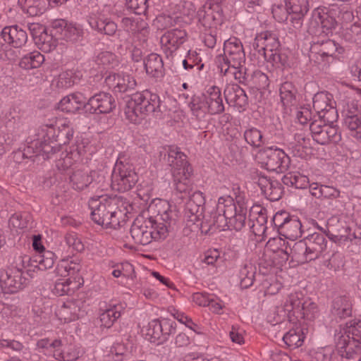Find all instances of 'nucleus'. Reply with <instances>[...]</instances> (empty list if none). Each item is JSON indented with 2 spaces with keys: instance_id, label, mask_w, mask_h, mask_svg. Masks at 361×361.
<instances>
[{
  "instance_id": "nucleus-4",
  "label": "nucleus",
  "mask_w": 361,
  "mask_h": 361,
  "mask_svg": "<svg viewBox=\"0 0 361 361\" xmlns=\"http://www.w3.org/2000/svg\"><path fill=\"white\" fill-rule=\"evenodd\" d=\"M167 161L171 167L173 188L181 195L180 198L183 200L190 192L189 178L192 173L191 167L184 153L174 146L169 147Z\"/></svg>"
},
{
  "instance_id": "nucleus-7",
  "label": "nucleus",
  "mask_w": 361,
  "mask_h": 361,
  "mask_svg": "<svg viewBox=\"0 0 361 361\" xmlns=\"http://www.w3.org/2000/svg\"><path fill=\"white\" fill-rule=\"evenodd\" d=\"M30 259L27 255H16L12 265L0 276V286L5 293H15L24 288L29 280L24 273L25 262Z\"/></svg>"
},
{
  "instance_id": "nucleus-10",
  "label": "nucleus",
  "mask_w": 361,
  "mask_h": 361,
  "mask_svg": "<svg viewBox=\"0 0 361 361\" xmlns=\"http://www.w3.org/2000/svg\"><path fill=\"white\" fill-rule=\"evenodd\" d=\"M257 158L262 167L277 173L286 171L290 164L288 156L279 148H265L258 153Z\"/></svg>"
},
{
  "instance_id": "nucleus-64",
  "label": "nucleus",
  "mask_w": 361,
  "mask_h": 361,
  "mask_svg": "<svg viewBox=\"0 0 361 361\" xmlns=\"http://www.w3.org/2000/svg\"><path fill=\"white\" fill-rule=\"evenodd\" d=\"M95 61L99 65L113 67L116 63V58L111 52L103 51L97 55Z\"/></svg>"
},
{
  "instance_id": "nucleus-46",
  "label": "nucleus",
  "mask_w": 361,
  "mask_h": 361,
  "mask_svg": "<svg viewBox=\"0 0 361 361\" xmlns=\"http://www.w3.org/2000/svg\"><path fill=\"white\" fill-rule=\"evenodd\" d=\"M256 268L252 264H246L240 271V284L244 288H247L252 285Z\"/></svg>"
},
{
  "instance_id": "nucleus-55",
  "label": "nucleus",
  "mask_w": 361,
  "mask_h": 361,
  "mask_svg": "<svg viewBox=\"0 0 361 361\" xmlns=\"http://www.w3.org/2000/svg\"><path fill=\"white\" fill-rule=\"evenodd\" d=\"M199 228L202 233L205 234L213 233L216 230L214 212L203 216L202 221L199 224Z\"/></svg>"
},
{
  "instance_id": "nucleus-51",
  "label": "nucleus",
  "mask_w": 361,
  "mask_h": 361,
  "mask_svg": "<svg viewBox=\"0 0 361 361\" xmlns=\"http://www.w3.org/2000/svg\"><path fill=\"white\" fill-rule=\"evenodd\" d=\"M350 308L345 298L339 297L334 300L332 308L333 314L342 318L350 315Z\"/></svg>"
},
{
  "instance_id": "nucleus-24",
  "label": "nucleus",
  "mask_w": 361,
  "mask_h": 361,
  "mask_svg": "<svg viewBox=\"0 0 361 361\" xmlns=\"http://www.w3.org/2000/svg\"><path fill=\"white\" fill-rule=\"evenodd\" d=\"M198 16L206 27L216 26L222 22L221 9L217 4H205L198 11Z\"/></svg>"
},
{
  "instance_id": "nucleus-18",
  "label": "nucleus",
  "mask_w": 361,
  "mask_h": 361,
  "mask_svg": "<svg viewBox=\"0 0 361 361\" xmlns=\"http://www.w3.org/2000/svg\"><path fill=\"white\" fill-rule=\"evenodd\" d=\"M226 214L228 216V230L240 231L245 224L246 208L242 206L238 207L230 196L226 197Z\"/></svg>"
},
{
  "instance_id": "nucleus-58",
  "label": "nucleus",
  "mask_w": 361,
  "mask_h": 361,
  "mask_svg": "<svg viewBox=\"0 0 361 361\" xmlns=\"http://www.w3.org/2000/svg\"><path fill=\"white\" fill-rule=\"evenodd\" d=\"M283 190L281 184L278 181L274 180L263 193L270 201L279 200L282 195Z\"/></svg>"
},
{
  "instance_id": "nucleus-26",
  "label": "nucleus",
  "mask_w": 361,
  "mask_h": 361,
  "mask_svg": "<svg viewBox=\"0 0 361 361\" xmlns=\"http://www.w3.org/2000/svg\"><path fill=\"white\" fill-rule=\"evenodd\" d=\"M68 0H19L23 9L32 16L42 13L47 8L62 4Z\"/></svg>"
},
{
  "instance_id": "nucleus-39",
  "label": "nucleus",
  "mask_w": 361,
  "mask_h": 361,
  "mask_svg": "<svg viewBox=\"0 0 361 361\" xmlns=\"http://www.w3.org/2000/svg\"><path fill=\"white\" fill-rule=\"evenodd\" d=\"M81 269L80 261L77 258L61 259L57 265V272L62 276L73 275Z\"/></svg>"
},
{
  "instance_id": "nucleus-32",
  "label": "nucleus",
  "mask_w": 361,
  "mask_h": 361,
  "mask_svg": "<svg viewBox=\"0 0 361 361\" xmlns=\"http://www.w3.org/2000/svg\"><path fill=\"white\" fill-rule=\"evenodd\" d=\"M85 99L81 94H71L64 97L59 103L58 108L62 111L75 113L82 107L85 109Z\"/></svg>"
},
{
  "instance_id": "nucleus-57",
  "label": "nucleus",
  "mask_w": 361,
  "mask_h": 361,
  "mask_svg": "<svg viewBox=\"0 0 361 361\" xmlns=\"http://www.w3.org/2000/svg\"><path fill=\"white\" fill-rule=\"evenodd\" d=\"M258 217L255 219H252L253 224L252 228L255 235H263L267 230V216L264 211L262 209L258 212Z\"/></svg>"
},
{
  "instance_id": "nucleus-53",
  "label": "nucleus",
  "mask_w": 361,
  "mask_h": 361,
  "mask_svg": "<svg viewBox=\"0 0 361 361\" xmlns=\"http://www.w3.org/2000/svg\"><path fill=\"white\" fill-rule=\"evenodd\" d=\"M120 316V312L115 308L106 310L99 316L101 326L106 329L110 328Z\"/></svg>"
},
{
  "instance_id": "nucleus-2",
  "label": "nucleus",
  "mask_w": 361,
  "mask_h": 361,
  "mask_svg": "<svg viewBox=\"0 0 361 361\" xmlns=\"http://www.w3.org/2000/svg\"><path fill=\"white\" fill-rule=\"evenodd\" d=\"M224 55L216 57V62L219 72L238 82L249 80L247 69L245 67V55L241 42L236 38L224 42Z\"/></svg>"
},
{
  "instance_id": "nucleus-40",
  "label": "nucleus",
  "mask_w": 361,
  "mask_h": 361,
  "mask_svg": "<svg viewBox=\"0 0 361 361\" xmlns=\"http://www.w3.org/2000/svg\"><path fill=\"white\" fill-rule=\"evenodd\" d=\"M188 106L192 114L199 121L204 118L208 112V109L202 95L192 97Z\"/></svg>"
},
{
  "instance_id": "nucleus-28",
  "label": "nucleus",
  "mask_w": 361,
  "mask_h": 361,
  "mask_svg": "<svg viewBox=\"0 0 361 361\" xmlns=\"http://www.w3.org/2000/svg\"><path fill=\"white\" fill-rule=\"evenodd\" d=\"M336 21L330 16L324 9L317 8L312 11L310 19V29L322 28L329 31L335 27Z\"/></svg>"
},
{
  "instance_id": "nucleus-42",
  "label": "nucleus",
  "mask_w": 361,
  "mask_h": 361,
  "mask_svg": "<svg viewBox=\"0 0 361 361\" xmlns=\"http://www.w3.org/2000/svg\"><path fill=\"white\" fill-rule=\"evenodd\" d=\"M44 61V55L35 51L24 56L21 59L19 65L24 69H32L39 67Z\"/></svg>"
},
{
  "instance_id": "nucleus-17",
  "label": "nucleus",
  "mask_w": 361,
  "mask_h": 361,
  "mask_svg": "<svg viewBox=\"0 0 361 361\" xmlns=\"http://www.w3.org/2000/svg\"><path fill=\"white\" fill-rule=\"evenodd\" d=\"M334 341L338 355L348 360L357 361L361 356V343L344 338L343 336L334 334Z\"/></svg>"
},
{
  "instance_id": "nucleus-9",
  "label": "nucleus",
  "mask_w": 361,
  "mask_h": 361,
  "mask_svg": "<svg viewBox=\"0 0 361 361\" xmlns=\"http://www.w3.org/2000/svg\"><path fill=\"white\" fill-rule=\"evenodd\" d=\"M70 183L76 190H82L90 184H92L93 187L104 190L109 185L106 182L105 173L101 170H75L70 176Z\"/></svg>"
},
{
  "instance_id": "nucleus-20",
  "label": "nucleus",
  "mask_w": 361,
  "mask_h": 361,
  "mask_svg": "<svg viewBox=\"0 0 361 361\" xmlns=\"http://www.w3.org/2000/svg\"><path fill=\"white\" fill-rule=\"evenodd\" d=\"M328 228L326 235L336 243H342L356 238L354 233H350V228L344 221L331 219L328 222Z\"/></svg>"
},
{
  "instance_id": "nucleus-37",
  "label": "nucleus",
  "mask_w": 361,
  "mask_h": 361,
  "mask_svg": "<svg viewBox=\"0 0 361 361\" xmlns=\"http://www.w3.org/2000/svg\"><path fill=\"white\" fill-rule=\"evenodd\" d=\"M314 140L321 145H326L329 142L336 143L341 140V134L336 126L325 123L323 129Z\"/></svg>"
},
{
  "instance_id": "nucleus-27",
  "label": "nucleus",
  "mask_w": 361,
  "mask_h": 361,
  "mask_svg": "<svg viewBox=\"0 0 361 361\" xmlns=\"http://www.w3.org/2000/svg\"><path fill=\"white\" fill-rule=\"evenodd\" d=\"M46 130V135L50 140L52 137L60 147L66 145L73 137V129L68 123H64L59 126L58 134L56 135V129L54 126H46L44 128Z\"/></svg>"
},
{
  "instance_id": "nucleus-52",
  "label": "nucleus",
  "mask_w": 361,
  "mask_h": 361,
  "mask_svg": "<svg viewBox=\"0 0 361 361\" xmlns=\"http://www.w3.org/2000/svg\"><path fill=\"white\" fill-rule=\"evenodd\" d=\"M244 137L249 145L255 147H259L263 143L261 131L254 127L250 128L245 131Z\"/></svg>"
},
{
  "instance_id": "nucleus-44",
  "label": "nucleus",
  "mask_w": 361,
  "mask_h": 361,
  "mask_svg": "<svg viewBox=\"0 0 361 361\" xmlns=\"http://www.w3.org/2000/svg\"><path fill=\"white\" fill-rule=\"evenodd\" d=\"M90 24L93 29L107 35H113L117 30V25L109 18L99 19Z\"/></svg>"
},
{
  "instance_id": "nucleus-54",
  "label": "nucleus",
  "mask_w": 361,
  "mask_h": 361,
  "mask_svg": "<svg viewBox=\"0 0 361 361\" xmlns=\"http://www.w3.org/2000/svg\"><path fill=\"white\" fill-rule=\"evenodd\" d=\"M62 35L66 40L75 42L81 39L83 30L80 27L70 24L63 28Z\"/></svg>"
},
{
  "instance_id": "nucleus-61",
  "label": "nucleus",
  "mask_w": 361,
  "mask_h": 361,
  "mask_svg": "<svg viewBox=\"0 0 361 361\" xmlns=\"http://www.w3.org/2000/svg\"><path fill=\"white\" fill-rule=\"evenodd\" d=\"M87 142L83 140H78L75 145H72L68 151L74 159L79 161L81 157L84 156L87 152L86 145Z\"/></svg>"
},
{
  "instance_id": "nucleus-1",
  "label": "nucleus",
  "mask_w": 361,
  "mask_h": 361,
  "mask_svg": "<svg viewBox=\"0 0 361 361\" xmlns=\"http://www.w3.org/2000/svg\"><path fill=\"white\" fill-rule=\"evenodd\" d=\"M176 218L177 212L168 201L154 200L147 211L134 220L130 229V236L135 243L142 245L149 244L153 239L165 238Z\"/></svg>"
},
{
  "instance_id": "nucleus-34",
  "label": "nucleus",
  "mask_w": 361,
  "mask_h": 361,
  "mask_svg": "<svg viewBox=\"0 0 361 361\" xmlns=\"http://www.w3.org/2000/svg\"><path fill=\"white\" fill-rule=\"evenodd\" d=\"M290 329L283 336L286 345L292 349L300 347L304 342L305 336L302 328L295 323L289 325Z\"/></svg>"
},
{
  "instance_id": "nucleus-19",
  "label": "nucleus",
  "mask_w": 361,
  "mask_h": 361,
  "mask_svg": "<svg viewBox=\"0 0 361 361\" xmlns=\"http://www.w3.org/2000/svg\"><path fill=\"white\" fill-rule=\"evenodd\" d=\"M105 82L115 92L120 93L134 90L137 86L134 77L123 72L109 75Z\"/></svg>"
},
{
  "instance_id": "nucleus-38",
  "label": "nucleus",
  "mask_w": 361,
  "mask_h": 361,
  "mask_svg": "<svg viewBox=\"0 0 361 361\" xmlns=\"http://www.w3.org/2000/svg\"><path fill=\"white\" fill-rule=\"evenodd\" d=\"M226 197H219L218 200L216 210L214 211L216 230L219 229L220 231H225L226 229H228V216L226 214Z\"/></svg>"
},
{
  "instance_id": "nucleus-5",
  "label": "nucleus",
  "mask_w": 361,
  "mask_h": 361,
  "mask_svg": "<svg viewBox=\"0 0 361 361\" xmlns=\"http://www.w3.org/2000/svg\"><path fill=\"white\" fill-rule=\"evenodd\" d=\"M160 99L157 94L145 91L130 96L124 109L126 118L133 123H139L147 115L159 110Z\"/></svg>"
},
{
  "instance_id": "nucleus-21",
  "label": "nucleus",
  "mask_w": 361,
  "mask_h": 361,
  "mask_svg": "<svg viewBox=\"0 0 361 361\" xmlns=\"http://www.w3.org/2000/svg\"><path fill=\"white\" fill-rule=\"evenodd\" d=\"M186 32L180 29H172L166 32L161 37V48L166 56L171 55L185 42Z\"/></svg>"
},
{
  "instance_id": "nucleus-47",
  "label": "nucleus",
  "mask_w": 361,
  "mask_h": 361,
  "mask_svg": "<svg viewBox=\"0 0 361 361\" xmlns=\"http://www.w3.org/2000/svg\"><path fill=\"white\" fill-rule=\"evenodd\" d=\"M249 75V80L242 83L251 84L258 89H264L269 86L268 76L260 71H255Z\"/></svg>"
},
{
  "instance_id": "nucleus-45",
  "label": "nucleus",
  "mask_w": 361,
  "mask_h": 361,
  "mask_svg": "<svg viewBox=\"0 0 361 361\" xmlns=\"http://www.w3.org/2000/svg\"><path fill=\"white\" fill-rule=\"evenodd\" d=\"M330 95L324 92H318L313 97V108L319 115L331 106Z\"/></svg>"
},
{
  "instance_id": "nucleus-15",
  "label": "nucleus",
  "mask_w": 361,
  "mask_h": 361,
  "mask_svg": "<svg viewBox=\"0 0 361 361\" xmlns=\"http://www.w3.org/2000/svg\"><path fill=\"white\" fill-rule=\"evenodd\" d=\"M116 106L111 94L100 92L90 97L85 105V109L90 114H108Z\"/></svg>"
},
{
  "instance_id": "nucleus-48",
  "label": "nucleus",
  "mask_w": 361,
  "mask_h": 361,
  "mask_svg": "<svg viewBox=\"0 0 361 361\" xmlns=\"http://www.w3.org/2000/svg\"><path fill=\"white\" fill-rule=\"evenodd\" d=\"M76 162L78 161L68 151L62 152L56 160V167L59 171L64 173Z\"/></svg>"
},
{
  "instance_id": "nucleus-16",
  "label": "nucleus",
  "mask_w": 361,
  "mask_h": 361,
  "mask_svg": "<svg viewBox=\"0 0 361 361\" xmlns=\"http://www.w3.org/2000/svg\"><path fill=\"white\" fill-rule=\"evenodd\" d=\"M42 137L31 142L34 157L42 156L44 159L51 158V155L60 151L61 147L52 137L50 140L46 135V130L42 129Z\"/></svg>"
},
{
  "instance_id": "nucleus-36",
  "label": "nucleus",
  "mask_w": 361,
  "mask_h": 361,
  "mask_svg": "<svg viewBox=\"0 0 361 361\" xmlns=\"http://www.w3.org/2000/svg\"><path fill=\"white\" fill-rule=\"evenodd\" d=\"M144 65L147 75L159 78L163 75L164 64L161 57L157 54H150L144 59Z\"/></svg>"
},
{
  "instance_id": "nucleus-43",
  "label": "nucleus",
  "mask_w": 361,
  "mask_h": 361,
  "mask_svg": "<svg viewBox=\"0 0 361 361\" xmlns=\"http://www.w3.org/2000/svg\"><path fill=\"white\" fill-rule=\"evenodd\" d=\"M34 266L40 270H47L54 264V254L51 251H44L35 255L33 257Z\"/></svg>"
},
{
  "instance_id": "nucleus-33",
  "label": "nucleus",
  "mask_w": 361,
  "mask_h": 361,
  "mask_svg": "<svg viewBox=\"0 0 361 361\" xmlns=\"http://www.w3.org/2000/svg\"><path fill=\"white\" fill-rule=\"evenodd\" d=\"M335 334L342 335L345 339L361 343V320L354 319L346 323L344 326H340L336 329Z\"/></svg>"
},
{
  "instance_id": "nucleus-59",
  "label": "nucleus",
  "mask_w": 361,
  "mask_h": 361,
  "mask_svg": "<svg viewBox=\"0 0 361 361\" xmlns=\"http://www.w3.org/2000/svg\"><path fill=\"white\" fill-rule=\"evenodd\" d=\"M72 283L73 282L70 278L61 279L56 281L54 288V293L59 295L69 294L73 290Z\"/></svg>"
},
{
  "instance_id": "nucleus-29",
  "label": "nucleus",
  "mask_w": 361,
  "mask_h": 361,
  "mask_svg": "<svg viewBox=\"0 0 361 361\" xmlns=\"http://www.w3.org/2000/svg\"><path fill=\"white\" fill-rule=\"evenodd\" d=\"M4 40L14 47H23L27 42V33L17 25L4 27L1 32Z\"/></svg>"
},
{
  "instance_id": "nucleus-8",
  "label": "nucleus",
  "mask_w": 361,
  "mask_h": 361,
  "mask_svg": "<svg viewBox=\"0 0 361 361\" xmlns=\"http://www.w3.org/2000/svg\"><path fill=\"white\" fill-rule=\"evenodd\" d=\"M280 46L275 34L269 31L262 32L255 38L253 47L257 49L267 61L278 65L281 62V56L278 52Z\"/></svg>"
},
{
  "instance_id": "nucleus-49",
  "label": "nucleus",
  "mask_w": 361,
  "mask_h": 361,
  "mask_svg": "<svg viewBox=\"0 0 361 361\" xmlns=\"http://www.w3.org/2000/svg\"><path fill=\"white\" fill-rule=\"evenodd\" d=\"M301 308H302V310L299 312L298 319L300 318L312 320L316 317L318 312L317 305L310 300L305 299Z\"/></svg>"
},
{
  "instance_id": "nucleus-56",
  "label": "nucleus",
  "mask_w": 361,
  "mask_h": 361,
  "mask_svg": "<svg viewBox=\"0 0 361 361\" xmlns=\"http://www.w3.org/2000/svg\"><path fill=\"white\" fill-rule=\"evenodd\" d=\"M76 82V77L71 71L61 73L57 79L56 86L59 88H68L73 85Z\"/></svg>"
},
{
  "instance_id": "nucleus-6",
  "label": "nucleus",
  "mask_w": 361,
  "mask_h": 361,
  "mask_svg": "<svg viewBox=\"0 0 361 361\" xmlns=\"http://www.w3.org/2000/svg\"><path fill=\"white\" fill-rule=\"evenodd\" d=\"M326 243L324 235L318 233L293 243L291 252L293 262L302 264L317 259L326 249Z\"/></svg>"
},
{
  "instance_id": "nucleus-30",
  "label": "nucleus",
  "mask_w": 361,
  "mask_h": 361,
  "mask_svg": "<svg viewBox=\"0 0 361 361\" xmlns=\"http://www.w3.org/2000/svg\"><path fill=\"white\" fill-rule=\"evenodd\" d=\"M226 102L238 109H243L247 104V97L245 91L238 85L228 86L224 90Z\"/></svg>"
},
{
  "instance_id": "nucleus-62",
  "label": "nucleus",
  "mask_w": 361,
  "mask_h": 361,
  "mask_svg": "<svg viewBox=\"0 0 361 361\" xmlns=\"http://www.w3.org/2000/svg\"><path fill=\"white\" fill-rule=\"evenodd\" d=\"M126 6L136 15H141L147 9V0H126Z\"/></svg>"
},
{
  "instance_id": "nucleus-50",
  "label": "nucleus",
  "mask_w": 361,
  "mask_h": 361,
  "mask_svg": "<svg viewBox=\"0 0 361 361\" xmlns=\"http://www.w3.org/2000/svg\"><path fill=\"white\" fill-rule=\"evenodd\" d=\"M281 100L284 106H288L295 100V88L290 82H286L280 87Z\"/></svg>"
},
{
  "instance_id": "nucleus-60",
  "label": "nucleus",
  "mask_w": 361,
  "mask_h": 361,
  "mask_svg": "<svg viewBox=\"0 0 361 361\" xmlns=\"http://www.w3.org/2000/svg\"><path fill=\"white\" fill-rule=\"evenodd\" d=\"M344 124L351 131V135L354 137L356 132L361 131V121L358 115H346Z\"/></svg>"
},
{
  "instance_id": "nucleus-11",
  "label": "nucleus",
  "mask_w": 361,
  "mask_h": 361,
  "mask_svg": "<svg viewBox=\"0 0 361 361\" xmlns=\"http://www.w3.org/2000/svg\"><path fill=\"white\" fill-rule=\"evenodd\" d=\"M138 177L134 169L128 163L117 161L111 176V188L125 192L130 190L137 182Z\"/></svg>"
},
{
  "instance_id": "nucleus-41",
  "label": "nucleus",
  "mask_w": 361,
  "mask_h": 361,
  "mask_svg": "<svg viewBox=\"0 0 361 361\" xmlns=\"http://www.w3.org/2000/svg\"><path fill=\"white\" fill-rule=\"evenodd\" d=\"M35 42L37 47L45 53L51 52L57 46V40L52 35H49L46 30L36 37Z\"/></svg>"
},
{
  "instance_id": "nucleus-13",
  "label": "nucleus",
  "mask_w": 361,
  "mask_h": 361,
  "mask_svg": "<svg viewBox=\"0 0 361 361\" xmlns=\"http://www.w3.org/2000/svg\"><path fill=\"white\" fill-rule=\"evenodd\" d=\"M204 204V198L200 191L194 192L186 202L184 219L186 226L190 227L191 230L199 228Z\"/></svg>"
},
{
  "instance_id": "nucleus-22",
  "label": "nucleus",
  "mask_w": 361,
  "mask_h": 361,
  "mask_svg": "<svg viewBox=\"0 0 361 361\" xmlns=\"http://www.w3.org/2000/svg\"><path fill=\"white\" fill-rule=\"evenodd\" d=\"M83 306L81 300L66 301L57 310L56 315L65 323L75 321L83 315Z\"/></svg>"
},
{
  "instance_id": "nucleus-31",
  "label": "nucleus",
  "mask_w": 361,
  "mask_h": 361,
  "mask_svg": "<svg viewBox=\"0 0 361 361\" xmlns=\"http://www.w3.org/2000/svg\"><path fill=\"white\" fill-rule=\"evenodd\" d=\"M176 329L173 326V323L169 320H164L161 322L158 319L151 321L147 329V335L152 338L158 339L161 334L170 335L175 333Z\"/></svg>"
},
{
  "instance_id": "nucleus-23",
  "label": "nucleus",
  "mask_w": 361,
  "mask_h": 361,
  "mask_svg": "<svg viewBox=\"0 0 361 361\" xmlns=\"http://www.w3.org/2000/svg\"><path fill=\"white\" fill-rule=\"evenodd\" d=\"M337 47L334 41L326 39L313 42L310 47L311 57L319 63L328 57L332 56L336 51Z\"/></svg>"
},
{
  "instance_id": "nucleus-25",
  "label": "nucleus",
  "mask_w": 361,
  "mask_h": 361,
  "mask_svg": "<svg viewBox=\"0 0 361 361\" xmlns=\"http://www.w3.org/2000/svg\"><path fill=\"white\" fill-rule=\"evenodd\" d=\"M202 95L206 103L208 112L211 114H220L224 111L221 90L218 87H208L205 93Z\"/></svg>"
},
{
  "instance_id": "nucleus-63",
  "label": "nucleus",
  "mask_w": 361,
  "mask_h": 361,
  "mask_svg": "<svg viewBox=\"0 0 361 361\" xmlns=\"http://www.w3.org/2000/svg\"><path fill=\"white\" fill-rule=\"evenodd\" d=\"M288 9L294 13L307 12L308 3L307 0H285Z\"/></svg>"
},
{
  "instance_id": "nucleus-35",
  "label": "nucleus",
  "mask_w": 361,
  "mask_h": 361,
  "mask_svg": "<svg viewBox=\"0 0 361 361\" xmlns=\"http://www.w3.org/2000/svg\"><path fill=\"white\" fill-rule=\"evenodd\" d=\"M283 219V221L279 224L283 235L292 240L300 237L302 224L300 220L296 218L288 219V216Z\"/></svg>"
},
{
  "instance_id": "nucleus-12",
  "label": "nucleus",
  "mask_w": 361,
  "mask_h": 361,
  "mask_svg": "<svg viewBox=\"0 0 361 361\" xmlns=\"http://www.w3.org/2000/svg\"><path fill=\"white\" fill-rule=\"evenodd\" d=\"M305 300V297L301 292L291 293L287 295L283 305L279 310L281 314L279 315V319L274 318L271 322L282 323L288 322L289 325L294 323L295 319H298V315L302 308L301 306Z\"/></svg>"
},
{
  "instance_id": "nucleus-14",
  "label": "nucleus",
  "mask_w": 361,
  "mask_h": 361,
  "mask_svg": "<svg viewBox=\"0 0 361 361\" xmlns=\"http://www.w3.org/2000/svg\"><path fill=\"white\" fill-rule=\"evenodd\" d=\"M139 16L123 17L121 25L134 39L145 42L149 37V27L147 23Z\"/></svg>"
},
{
  "instance_id": "nucleus-3",
  "label": "nucleus",
  "mask_w": 361,
  "mask_h": 361,
  "mask_svg": "<svg viewBox=\"0 0 361 361\" xmlns=\"http://www.w3.org/2000/svg\"><path fill=\"white\" fill-rule=\"evenodd\" d=\"M120 203L122 202L106 195L91 197L89 207L91 209L92 219L105 228H118L125 221L126 214L125 211L119 209Z\"/></svg>"
}]
</instances>
